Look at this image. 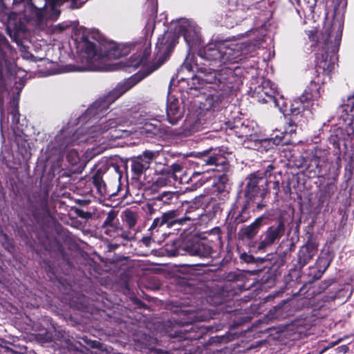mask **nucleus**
I'll use <instances>...</instances> for the list:
<instances>
[{
  "instance_id": "obj_1",
  "label": "nucleus",
  "mask_w": 354,
  "mask_h": 354,
  "mask_svg": "<svg viewBox=\"0 0 354 354\" xmlns=\"http://www.w3.org/2000/svg\"><path fill=\"white\" fill-rule=\"evenodd\" d=\"M117 98L110 93L95 101L77 118L80 127L76 130L69 124L63 127L47 147L50 156H57V165L64 169V156L73 172L80 173L88 161L105 150L113 147V141L125 138L133 132L129 127L133 123L143 124L141 133L147 136L158 134L160 115L142 111L127 119V113L115 109L107 113L109 106Z\"/></svg>"
},
{
  "instance_id": "obj_2",
  "label": "nucleus",
  "mask_w": 354,
  "mask_h": 354,
  "mask_svg": "<svg viewBox=\"0 0 354 354\" xmlns=\"http://www.w3.org/2000/svg\"><path fill=\"white\" fill-rule=\"evenodd\" d=\"M266 34L265 26L262 25L246 32L249 37L254 35L253 41H224L208 44L200 49L198 56L212 64L221 66L219 70L198 68L193 57L188 55L176 75L171 78L169 93L171 87L177 84L180 91L198 96V92L205 84H209L207 93L203 92L201 99L198 100L201 108L213 112L222 111L228 103V97L234 90V83L239 75V64L248 57L255 55Z\"/></svg>"
},
{
  "instance_id": "obj_3",
  "label": "nucleus",
  "mask_w": 354,
  "mask_h": 354,
  "mask_svg": "<svg viewBox=\"0 0 354 354\" xmlns=\"http://www.w3.org/2000/svg\"><path fill=\"white\" fill-rule=\"evenodd\" d=\"M8 46L7 39L1 36V105L5 104L11 115V129L15 142L21 153L29 149L27 136L24 133L25 121L20 120L19 111L20 93L26 82L24 71L17 69L13 59L5 57L3 46Z\"/></svg>"
},
{
  "instance_id": "obj_4",
  "label": "nucleus",
  "mask_w": 354,
  "mask_h": 354,
  "mask_svg": "<svg viewBox=\"0 0 354 354\" xmlns=\"http://www.w3.org/2000/svg\"><path fill=\"white\" fill-rule=\"evenodd\" d=\"M97 31L79 30L74 39L81 66L67 65L62 73L100 71L107 61L127 55L129 48L122 45L100 44Z\"/></svg>"
},
{
  "instance_id": "obj_5",
  "label": "nucleus",
  "mask_w": 354,
  "mask_h": 354,
  "mask_svg": "<svg viewBox=\"0 0 354 354\" xmlns=\"http://www.w3.org/2000/svg\"><path fill=\"white\" fill-rule=\"evenodd\" d=\"M333 3L334 19L330 27L323 33L324 44L315 59L317 72L326 75L334 70L337 62V54L342 40L347 0H333Z\"/></svg>"
},
{
  "instance_id": "obj_6",
  "label": "nucleus",
  "mask_w": 354,
  "mask_h": 354,
  "mask_svg": "<svg viewBox=\"0 0 354 354\" xmlns=\"http://www.w3.org/2000/svg\"><path fill=\"white\" fill-rule=\"evenodd\" d=\"M316 73L317 76L311 80L303 94L294 99L289 107L288 106L287 114H289V111L291 118L285 129L286 134L292 135L296 133V122L299 123L301 126L306 123L312 114L311 109L313 108L315 102L321 96L322 85L330 78V74L326 75L322 73Z\"/></svg>"
},
{
  "instance_id": "obj_7",
  "label": "nucleus",
  "mask_w": 354,
  "mask_h": 354,
  "mask_svg": "<svg viewBox=\"0 0 354 354\" xmlns=\"http://www.w3.org/2000/svg\"><path fill=\"white\" fill-rule=\"evenodd\" d=\"M178 39V35L173 29L171 28L170 31H165L164 34L158 37L156 45L158 61L147 66L145 71H139L128 79L119 82L110 93L115 98H119L145 77L159 68L173 50Z\"/></svg>"
},
{
  "instance_id": "obj_8",
  "label": "nucleus",
  "mask_w": 354,
  "mask_h": 354,
  "mask_svg": "<svg viewBox=\"0 0 354 354\" xmlns=\"http://www.w3.org/2000/svg\"><path fill=\"white\" fill-rule=\"evenodd\" d=\"M252 96L259 103L277 108L284 115L288 113L286 100L277 93L274 83L269 80H263L260 85L255 87Z\"/></svg>"
},
{
  "instance_id": "obj_9",
  "label": "nucleus",
  "mask_w": 354,
  "mask_h": 354,
  "mask_svg": "<svg viewBox=\"0 0 354 354\" xmlns=\"http://www.w3.org/2000/svg\"><path fill=\"white\" fill-rule=\"evenodd\" d=\"M171 28L175 30L178 37H183L189 52L198 48L201 44V28L194 21L179 19L172 22Z\"/></svg>"
},
{
  "instance_id": "obj_10",
  "label": "nucleus",
  "mask_w": 354,
  "mask_h": 354,
  "mask_svg": "<svg viewBox=\"0 0 354 354\" xmlns=\"http://www.w3.org/2000/svg\"><path fill=\"white\" fill-rule=\"evenodd\" d=\"M268 180L263 176L262 172L257 171L250 174L246 178V186L244 191V196L246 202L251 204H256L258 209H261L265 207L262 203V199L266 195V189L263 186L266 185Z\"/></svg>"
},
{
  "instance_id": "obj_11",
  "label": "nucleus",
  "mask_w": 354,
  "mask_h": 354,
  "mask_svg": "<svg viewBox=\"0 0 354 354\" xmlns=\"http://www.w3.org/2000/svg\"><path fill=\"white\" fill-rule=\"evenodd\" d=\"M329 149L324 145L313 147L309 152V164L307 171L313 176H323L330 174V168L327 170L325 167L328 160Z\"/></svg>"
},
{
  "instance_id": "obj_12",
  "label": "nucleus",
  "mask_w": 354,
  "mask_h": 354,
  "mask_svg": "<svg viewBox=\"0 0 354 354\" xmlns=\"http://www.w3.org/2000/svg\"><path fill=\"white\" fill-rule=\"evenodd\" d=\"M338 115L341 138L345 142L351 141L354 137V95L348 97L346 102L339 108Z\"/></svg>"
},
{
  "instance_id": "obj_13",
  "label": "nucleus",
  "mask_w": 354,
  "mask_h": 354,
  "mask_svg": "<svg viewBox=\"0 0 354 354\" xmlns=\"http://www.w3.org/2000/svg\"><path fill=\"white\" fill-rule=\"evenodd\" d=\"M183 225H184L183 220L180 216L179 211L169 210L164 212L160 217L156 218L149 230L151 231V234L153 235L155 232H159L162 227L165 226L168 229L172 227L178 229Z\"/></svg>"
},
{
  "instance_id": "obj_14",
  "label": "nucleus",
  "mask_w": 354,
  "mask_h": 354,
  "mask_svg": "<svg viewBox=\"0 0 354 354\" xmlns=\"http://www.w3.org/2000/svg\"><path fill=\"white\" fill-rule=\"evenodd\" d=\"M165 172L175 181L179 180L180 183H193L198 187L201 186L207 179L203 176L205 171H194L189 178H187L185 176H183V167L180 163L177 162L172 164Z\"/></svg>"
},
{
  "instance_id": "obj_15",
  "label": "nucleus",
  "mask_w": 354,
  "mask_h": 354,
  "mask_svg": "<svg viewBox=\"0 0 354 354\" xmlns=\"http://www.w3.org/2000/svg\"><path fill=\"white\" fill-rule=\"evenodd\" d=\"M227 159L221 148L210 149L201 153L198 164L214 166L213 169L220 170L226 167Z\"/></svg>"
},
{
  "instance_id": "obj_16",
  "label": "nucleus",
  "mask_w": 354,
  "mask_h": 354,
  "mask_svg": "<svg viewBox=\"0 0 354 354\" xmlns=\"http://www.w3.org/2000/svg\"><path fill=\"white\" fill-rule=\"evenodd\" d=\"M159 155L157 151L146 150L142 155H140L131 160V171L136 178L140 176L147 169L149 168L151 161L156 159Z\"/></svg>"
},
{
  "instance_id": "obj_17",
  "label": "nucleus",
  "mask_w": 354,
  "mask_h": 354,
  "mask_svg": "<svg viewBox=\"0 0 354 354\" xmlns=\"http://www.w3.org/2000/svg\"><path fill=\"white\" fill-rule=\"evenodd\" d=\"M195 318V315L193 313L188 314L187 320L180 321L182 324L181 328L178 333L185 339H200L204 333L203 329L197 323H193V320Z\"/></svg>"
},
{
  "instance_id": "obj_18",
  "label": "nucleus",
  "mask_w": 354,
  "mask_h": 354,
  "mask_svg": "<svg viewBox=\"0 0 354 354\" xmlns=\"http://www.w3.org/2000/svg\"><path fill=\"white\" fill-rule=\"evenodd\" d=\"M252 204L246 202V204L241 207V210L236 209V205L234 204L230 210L227 216L229 221L228 231L231 233L236 231V225L244 223L250 217V211L248 208Z\"/></svg>"
},
{
  "instance_id": "obj_19",
  "label": "nucleus",
  "mask_w": 354,
  "mask_h": 354,
  "mask_svg": "<svg viewBox=\"0 0 354 354\" xmlns=\"http://www.w3.org/2000/svg\"><path fill=\"white\" fill-rule=\"evenodd\" d=\"M284 233L285 225L283 221H280L277 225L269 227L258 245V250H263L266 247L274 244L283 236Z\"/></svg>"
},
{
  "instance_id": "obj_20",
  "label": "nucleus",
  "mask_w": 354,
  "mask_h": 354,
  "mask_svg": "<svg viewBox=\"0 0 354 354\" xmlns=\"http://www.w3.org/2000/svg\"><path fill=\"white\" fill-rule=\"evenodd\" d=\"M166 111L167 120L172 125L176 124L183 115L179 101L172 96L168 97Z\"/></svg>"
},
{
  "instance_id": "obj_21",
  "label": "nucleus",
  "mask_w": 354,
  "mask_h": 354,
  "mask_svg": "<svg viewBox=\"0 0 354 354\" xmlns=\"http://www.w3.org/2000/svg\"><path fill=\"white\" fill-rule=\"evenodd\" d=\"M317 245L313 242H308L298 252L297 267L300 269L304 267L317 252Z\"/></svg>"
},
{
  "instance_id": "obj_22",
  "label": "nucleus",
  "mask_w": 354,
  "mask_h": 354,
  "mask_svg": "<svg viewBox=\"0 0 354 354\" xmlns=\"http://www.w3.org/2000/svg\"><path fill=\"white\" fill-rule=\"evenodd\" d=\"M187 252L193 256L203 258L209 257L212 253V247L206 242L201 241L187 246Z\"/></svg>"
},
{
  "instance_id": "obj_23",
  "label": "nucleus",
  "mask_w": 354,
  "mask_h": 354,
  "mask_svg": "<svg viewBox=\"0 0 354 354\" xmlns=\"http://www.w3.org/2000/svg\"><path fill=\"white\" fill-rule=\"evenodd\" d=\"M151 53V44L147 41L143 45V50L142 53L138 55H133L131 57L130 59L127 62V68H133L136 69L139 66L144 62Z\"/></svg>"
},
{
  "instance_id": "obj_24",
  "label": "nucleus",
  "mask_w": 354,
  "mask_h": 354,
  "mask_svg": "<svg viewBox=\"0 0 354 354\" xmlns=\"http://www.w3.org/2000/svg\"><path fill=\"white\" fill-rule=\"evenodd\" d=\"M263 218L259 217L250 225L241 229L239 236L242 239H251L258 233L262 224Z\"/></svg>"
},
{
  "instance_id": "obj_25",
  "label": "nucleus",
  "mask_w": 354,
  "mask_h": 354,
  "mask_svg": "<svg viewBox=\"0 0 354 354\" xmlns=\"http://www.w3.org/2000/svg\"><path fill=\"white\" fill-rule=\"evenodd\" d=\"M178 197L177 192H163L154 198V203L156 205L176 204Z\"/></svg>"
},
{
  "instance_id": "obj_26",
  "label": "nucleus",
  "mask_w": 354,
  "mask_h": 354,
  "mask_svg": "<svg viewBox=\"0 0 354 354\" xmlns=\"http://www.w3.org/2000/svg\"><path fill=\"white\" fill-rule=\"evenodd\" d=\"M204 209L196 207L195 204H192L187 207L184 216H182L183 224L187 221H196L203 216Z\"/></svg>"
},
{
  "instance_id": "obj_27",
  "label": "nucleus",
  "mask_w": 354,
  "mask_h": 354,
  "mask_svg": "<svg viewBox=\"0 0 354 354\" xmlns=\"http://www.w3.org/2000/svg\"><path fill=\"white\" fill-rule=\"evenodd\" d=\"M187 246H181L180 241H174L165 245V251L171 257L183 255L187 252Z\"/></svg>"
},
{
  "instance_id": "obj_28",
  "label": "nucleus",
  "mask_w": 354,
  "mask_h": 354,
  "mask_svg": "<svg viewBox=\"0 0 354 354\" xmlns=\"http://www.w3.org/2000/svg\"><path fill=\"white\" fill-rule=\"evenodd\" d=\"M93 183L97 192L101 196H105L106 194V185L102 179V172L100 169H97L93 176Z\"/></svg>"
},
{
  "instance_id": "obj_29",
  "label": "nucleus",
  "mask_w": 354,
  "mask_h": 354,
  "mask_svg": "<svg viewBox=\"0 0 354 354\" xmlns=\"http://www.w3.org/2000/svg\"><path fill=\"white\" fill-rule=\"evenodd\" d=\"M274 146H276L274 144L271 138H268L265 139L257 140L254 141V147L255 149L259 151H267L270 149H272Z\"/></svg>"
},
{
  "instance_id": "obj_30",
  "label": "nucleus",
  "mask_w": 354,
  "mask_h": 354,
  "mask_svg": "<svg viewBox=\"0 0 354 354\" xmlns=\"http://www.w3.org/2000/svg\"><path fill=\"white\" fill-rule=\"evenodd\" d=\"M223 210L220 203L216 201H211L204 209L209 219L213 218L217 214H219Z\"/></svg>"
},
{
  "instance_id": "obj_31",
  "label": "nucleus",
  "mask_w": 354,
  "mask_h": 354,
  "mask_svg": "<svg viewBox=\"0 0 354 354\" xmlns=\"http://www.w3.org/2000/svg\"><path fill=\"white\" fill-rule=\"evenodd\" d=\"M123 221L125 222L130 229L133 228L138 221V214L131 210L126 209L123 212Z\"/></svg>"
},
{
  "instance_id": "obj_32",
  "label": "nucleus",
  "mask_w": 354,
  "mask_h": 354,
  "mask_svg": "<svg viewBox=\"0 0 354 354\" xmlns=\"http://www.w3.org/2000/svg\"><path fill=\"white\" fill-rule=\"evenodd\" d=\"M118 215L117 212L113 209H111L107 214L106 218L104 221L103 227H111L112 228H115L117 227L116 223L115 222V218Z\"/></svg>"
},
{
  "instance_id": "obj_33",
  "label": "nucleus",
  "mask_w": 354,
  "mask_h": 354,
  "mask_svg": "<svg viewBox=\"0 0 354 354\" xmlns=\"http://www.w3.org/2000/svg\"><path fill=\"white\" fill-rule=\"evenodd\" d=\"M230 18H235V24H238L239 22L241 21V20L245 19V17L243 16V10L238 8L234 12H233L232 15L228 16V19Z\"/></svg>"
},
{
  "instance_id": "obj_34",
  "label": "nucleus",
  "mask_w": 354,
  "mask_h": 354,
  "mask_svg": "<svg viewBox=\"0 0 354 354\" xmlns=\"http://www.w3.org/2000/svg\"><path fill=\"white\" fill-rule=\"evenodd\" d=\"M201 119H197L189 124V130L192 132H196L203 129Z\"/></svg>"
},
{
  "instance_id": "obj_35",
  "label": "nucleus",
  "mask_w": 354,
  "mask_h": 354,
  "mask_svg": "<svg viewBox=\"0 0 354 354\" xmlns=\"http://www.w3.org/2000/svg\"><path fill=\"white\" fill-rule=\"evenodd\" d=\"M285 132H280L279 134H276L274 136L270 137L275 145H279L282 142L284 137Z\"/></svg>"
},
{
  "instance_id": "obj_36",
  "label": "nucleus",
  "mask_w": 354,
  "mask_h": 354,
  "mask_svg": "<svg viewBox=\"0 0 354 354\" xmlns=\"http://www.w3.org/2000/svg\"><path fill=\"white\" fill-rule=\"evenodd\" d=\"M149 6H150V12L151 15H154L157 12L158 3L157 0H147Z\"/></svg>"
},
{
  "instance_id": "obj_37",
  "label": "nucleus",
  "mask_w": 354,
  "mask_h": 354,
  "mask_svg": "<svg viewBox=\"0 0 354 354\" xmlns=\"http://www.w3.org/2000/svg\"><path fill=\"white\" fill-rule=\"evenodd\" d=\"M337 187L333 183H327L325 188L324 192L328 194L329 196H331L334 194L335 192Z\"/></svg>"
},
{
  "instance_id": "obj_38",
  "label": "nucleus",
  "mask_w": 354,
  "mask_h": 354,
  "mask_svg": "<svg viewBox=\"0 0 354 354\" xmlns=\"http://www.w3.org/2000/svg\"><path fill=\"white\" fill-rule=\"evenodd\" d=\"M156 26V23L153 21L149 20L145 26L146 33L148 34L149 32H152L154 30Z\"/></svg>"
},
{
  "instance_id": "obj_39",
  "label": "nucleus",
  "mask_w": 354,
  "mask_h": 354,
  "mask_svg": "<svg viewBox=\"0 0 354 354\" xmlns=\"http://www.w3.org/2000/svg\"><path fill=\"white\" fill-rule=\"evenodd\" d=\"M340 160V158H337V162H336V165H337V167L335 168V171L332 174V178L335 180H336V178H337L338 175H339V173H338V171L340 168V164L339 163V161Z\"/></svg>"
},
{
  "instance_id": "obj_40",
  "label": "nucleus",
  "mask_w": 354,
  "mask_h": 354,
  "mask_svg": "<svg viewBox=\"0 0 354 354\" xmlns=\"http://www.w3.org/2000/svg\"><path fill=\"white\" fill-rule=\"evenodd\" d=\"M337 353V354H345L348 351V347L347 345H342L340 346H338L336 348Z\"/></svg>"
},
{
  "instance_id": "obj_41",
  "label": "nucleus",
  "mask_w": 354,
  "mask_h": 354,
  "mask_svg": "<svg viewBox=\"0 0 354 354\" xmlns=\"http://www.w3.org/2000/svg\"><path fill=\"white\" fill-rule=\"evenodd\" d=\"M272 189L274 190V194L275 196H277L279 192V189H280V186H279V180H275L272 183Z\"/></svg>"
},
{
  "instance_id": "obj_42",
  "label": "nucleus",
  "mask_w": 354,
  "mask_h": 354,
  "mask_svg": "<svg viewBox=\"0 0 354 354\" xmlns=\"http://www.w3.org/2000/svg\"><path fill=\"white\" fill-rule=\"evenodd\" d=\"M274 169V167L272 165H269L267 167H266V171H264V173H262L263 174V176L264 175L266 177H267L268 176H271V174L270 172L273 170Z\"/></svg>"
},
{
  "instance_id": "obj_43",
  "label": "nucleus",
  "mask_w": 354,
  "mask_h": 354,
  "mask_svg": "<svg viewBox=\"0 0 354 354\" xmlns=\"http://www.w3.org/2000/svg\"><path fill=\"white\" fill-rule=\"evenodd\" d=\"M151 242V237L150 236H145L142 238V243L147 245L149 246V243Z\"/></svg>"
},
{
  "instance_id": "obj_44",
  "label": "nucleus",
  "mask_w": 354,
  "mask_h": 354,
  "mask_svg": "<svg viewBox=\"0 0 354 354\" xmlns=\"http://www.w3.org/2000/svg\"><path fill=\"white\" fill-rule=\"evenodd\" d=\"M346 337L344 336V337H341V338H338L337 340L331 342L330 344L331 345V346H334L335 345H337V344H339V342H342Z\"/></svg>"
},
{
  "instance_id": "obj_45",
  "label": "nucleus",
  "mask_w": 354,
  "mask_h": 354,
  "mask_svg": "<svg viewBox=\"0 0 354 354\" xmlns=\"http://www.w3.org/2000/svg\"><path fill=\"white\" fill-rule=\"evenodd\" d=\"M219 181L223 185V187L225 188V184L227 181V178L225 176H222L220 178Z\"/></svg>"
},
{
  "instance_id": "obj_46",
  "label": "nucleus",
  "mask_w": 354,
  "mask_h": 354,
  "mask_svg": "<svg viewBox=\"0 0 354 354\" xmlns=\"http://www.w3.org/2000/svg\"><path fill=\"white\" fill-rule=\"evenodd\" d=\"M284 192L286 194H289L291 192L290 183H288L287 185L283 188Z\"/></svg>"
},
{
  "instance_id": "obj_47",
  "label": "nucleus",
  "mask_w": 354,
  "mask_h": 354,
  "mask_svg": "<svg viewBox=\"0 0 354 354\" xmlns=\"http://www.w3.org/2000/svg\"><path fill=\"white\" fill-rule=\"evenodd\" d=\"M223 124L225 126V128L227 129V128H230V129H233V127L232 125L231 124V123L229 122V121H225V120H223Z\"/></svg>"
},
{
  "instance_id": "obj_48",
  "label": "nucleus",
  "mask_w": 354,
  "mask_h": 354,
  "mask_svg": "<svg viewBox=\"0 0 354 354\" xmlns=\"http://www.w3.org/2000/svg\"><path fill=\"white\" fill-rule=\"evenodd\" d=\"M3 3L1 2V21H3V18H4V15H3Z\"/></svg>"
},
{
  "instance_id": "obj_49",
  "label": "nucleus",
  "mask_w": 354,
  "mask_h": 354,
  "mask_svg": "<svg viewBox=\"0 0 354 354\" xmlns=\"http://www.w3.org/2000/svg\"><path fill=\"white\" fill-rule=\"evenodd\" d=\"M122 237L125 239H130L131 238L128 236V235L126 233H124L122 234Z\"/></svg>"
},
{
  "instance_id": "obj_50",
  "label": "nucleus",
  "mask_w": 354,
  "mask_h": 354,
  "mask_svg": "<svg viewBox=\"0 0 354 354\" xmlns=\"http://www.w3.org/2000/svg\"><path fill=\"white\" fill-rule=\"evenodd\" d=\"M240 137H248V134L245 133V134H242L240 136Z\"/></svg>"
},
{
  "instance_id": "obj_51",
  "label": "nucleus",
  "mask_w": 354,
  "mask_h": 354,
  "mask_svg": "<svg viewBox=\"0 0 354 354\" xmlns=\"http://www.w3.org/2000/svg\"><path fill=\"white\" fill-rule=\"evenodd\" d=\"M243 16L245 17V19L246 16H248V14L243 15Z\"/></svg>"
},
{
  "instance_id": "obj_52",
  "label": "nucleus",
  "mask_w": 354,
  "mask_h": 354,
  "mask_svg": "<svg viewBox=\"0 0 354 354\" xmlns=\"http://www.w3.org/2000/svg\"><path fill=\"white\" fill-rule=\"evenodd\" d=\"M320 276H321V274H319V275L318 277H317L316 278L319 279Z\"/></svg>"
},
{
  "instance_id": "obj_53",
  "label": "nucleus",
  "mask_w": 354,
  "mask_h": 354,
  "mask_svg": "<svg viewBox=\"0 0 354 354\" xmlns=\"http://www.w3.org/2000/svg\"><path fill=\"white\" fill-rule=\"evenodd\" d=\"M230 26L231 27H233V26H234V24H230Z\"/></svg>"
}]
</instances>
